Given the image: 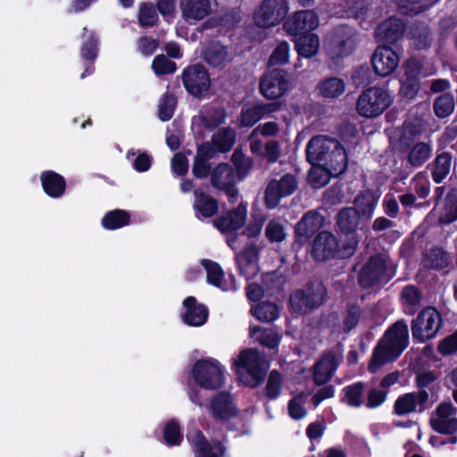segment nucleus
Instances as JSON below:
<instances>
[{
    "instance_id": "obj_1",
    "label": "nucleus",
    "mask_w": 457,
    "mask_h": 457,
    "mask_svg": "<svg viewBox=\"0 0 457 457\" xmlns=\"http://www.w3.org/2000/svg\"><path fill=\"white\" fill-rule=\"evenodd\" d=\"M306 156L312 165L322 166L334 176L343 173L346 169L344 147L337 140L324 135L313 137L308 142Z\"/></svg>"
},
{
    "instance_id": "obj_2",
    "label": "nucleus",
    "mask_w": 457,
    "mask_h": 457,
    "mask_svg": "<svg viewBox=\"0 0 457 457\" xmlns=\"http://www.w3.org/2000/svg\"><path fill=\"white\" fill-rule=\"evenodd\" d=\"M409 330L405 321H396L374 350L369 370L375 373L382 365L395 360L408 345Z\"/></svg>"
},
{
    "instance_id": "obj_3",
    "label": "nucleus",
    "mask_w": 457,
    "mask_h": 457,
    "mask_svg": "<svg viewBox=\"0 0 457 457\" xmlns=\"http://www.w3.org/2000/svg\"><path fill=\"white\" fill-rule=\"evenodd\" d=\"M232 366L239 379L251 387H255L262 382L268 370L264 356L253 348L243 350L234 359Z\"/></svg>"
},
{
    "instance_id": "obj_4",
    "label": "nucleus",
    "mask_w": 457,
    "mask_h": 457,
    "mask_svg": "<svg viewBox=\"0 0 457 457\" xmlns=\"http://www.w3.org/2000/svg\"><path fill=\"white\" fill-rule=\"evenodd\" d=\"M392 104L389 93L378 87L363 91L356 103L357 112L365 118H375L382 114Z\"/></svg>"
},
{
    "instance_id": "obj_5",
    "label": "nucleus",
    "mask_w": 457,
    "mask_h": 457,
    "mask_svg": "<svg viewBox=\"0 0 457 457\" xmlns=\"http://www.w3.org/2000/svg\"><path fill=\"white\" fill-rule=\"evenodd\" d=\"M225 367L212 359L198 361L193 369L195 382L206 389H218L225 381Z\"/></svg>"
},
{
    "instance_id": "obj_6",
    "label": "nucleus",
    "mask_w": 457,
    "mask_h": 457,
    "mask_svg": "<svg viewBox=\"0 0 457 457\" xmlns=\"http://www.w3.org/2000/svg\"><path fill=\"white\" fill-rule=\"evenodd\" d=\"M288 12L285 0H264L253 14L254 24L269 29L279 24Z\"/></svg>"
},
{
    "instance_id": "obj_7",
    "label": "nucleus",
    "mask_w": 457,
    "mask_h": 457,
    "mask_svg": "<svg viewBox=\"0 0 457 457\" xmlns=\"http://www.w3.org/2000/svg\"><path fill=\"white\" fill-rule=\"evenodd\" d=\"M298 187V182L292 174L286 173L270 179L266 189L264 201L269 209L276 208L280 200L293 195Z\"/></svg>"
},
{
    "instance_id": "obj_8",
    "label": "nucleus",
    "mask_w": 457,
    "mask_h": 457,
    "mask_svg": "<svg viewBox=\"0 0 457 457\" xmlns=\"http://www.w3.org/2000/svg\"><path fill=\"white\" fill-rule=\"evenodd\" d=\"M441 316L434 307L422 310L412 320L411 331L415 339L425 342L436 336L441 327Z\"/></svg>"
},
{
    "instance_id": "obj_9",
    "label": "nucleus",
    "mask_w": 457,
    "mask_h": 457,
    "mask_svg": "<svg viewBox=\"0 0 457 457\" xmlns=\"http://www.w3.org/2000/svg\"><path fill=\"white\" fill-rule=\"evenodd\" d=\"M432 428L441 434H453L457 431V408L451 402H443L430 417Z\"/></svg>"
},
{
    "instance_id": "obj_10",
    "label": "nucleus",
    "mask_w": 457,
    "mask_h": 457,
    "mask_svg": "<svg viewBox=\"0 0 457 457\" xmlns=\"http://www.w3.org/2000/svg\"><path fill=\"white\" fill-rule=\"evenodd\" d=\"M326 287H305L298 289L291 297L293 310L299 313H306L312 308L320 306L326 295Z\"/></svg>"
},
{
    "instance_id": "obj_11",
    "label": "nucleus",
    "mask_w": 457,
    "mask_h": 457,
    "mask_svg": "<svg viewBox=\"0 0 457 457\" xmlns=\"http://www.w3.org/2000/svg\"><path fill=\"white\" fill-rule=\"evenodd\" d=\"M391 277L392 272L386 270L385 259L381 255H375L362 268L359 280L361 286H371L387 283Z\"/></svg>"
},
{
    "instance_id": "obj_12",
    "label": "nucleus",
    "mask_w": 457,
    "mask_h": 457,
    "mask_svg": "<svg viewBox=\"0 0 457 457\" xmlns=\"http://www.w3.org/2000/svg\"><path fill=\"white\" fill-rule=\"evenodd\" d=\"M289 87V81L283 70L275 69L265 74L262 79L260 89L268 99H277L282 96Z\"/></svg>"
},
{
    "instance_id": "obj_13",
    "label": "nucleus",
    "mask_w": 457,
    "mask_h": 457,
    "mask_svg": "<svg viewBox=\"0 0 457 457\" xmlns=\"http://www.w3.org/2000/svg\"><path fill=\"white\" fill-rule=\"evenodd\" d=\"M237 174L228 163L219 164L211 174L212 185L226 192L231 202L236 201L238 191L235 187Z\"/></svg>"
},
{
    "instance_id": "obj_14",
    "label": "nucleus",
    "mask_w": 457,
    "mask_h": 457,
    "mask_svg": "<svg viewBox=\"0 0 457 457\" xmlns=\"http://www.w3.org/2000/svg\"><path fill=\"white\" fill-rule=\"evenodd\" d=\"M182 79L187 90L195 96L207 91L210 87L209 74L204 67L199 64L187 67L183 71Z\"/></svg>"
},
{
    "instance_id": "obj_15",
    "label": "nucleus",
    "mask_w": 457,
    "mask_h": 457,
    "mask_svg": "<svg viewBox=\"0 0 457 457\" xmlns=\"http://www.w3.org/2000/svg\"><path fill=\"white\" fill-rule=\"evenodd\" d=\"M339 253V244L336 236L328 231L319 233L312 245V255L322 262L336 258Z\"/></svg>"
},
{
    "instance_id": "obj_16",
    "label": "nucleus",
    "mask_w": 457,
    "mask_h": 457,
    "mask_svg": "<svg viewBox=\"0 0 457 457\" xmlns=\"http://www.w3.org/2000/svg\"><path fill=\"white\" fill-rule=\"evenodd\" d=\"M328 47L336 56H345L351 54L355 47L353 29L346 26L336 29Z\"/></svg>"
},
{
    "instance_id": "obj_17",
    "label": "nucleus",
    "mask_w": 457,
    "mask_h": 457,
    "mask_svg": "<svg viewBox=\"0 0 457 457\" xmlns=\"http://www.w3.org/2000/svg\"><path fill=\"white\" fill-rule=\"evenodd\" d=\"M318 15L311 10L295 12L285 23L284 29L290 35H297L304 31H311L319 26Z\"/></svg>"
},
{
    "instance_id": "obj_18",
    "label": "nucleus",
    "mask_w": 457,
    "mask_h": 457,
    "mask_svg": "<svg viewBox=\"0 0 457 457\" xmlns=\"http://www.w3.org/2000/svg\"><path fill=\"white\" fill-rule=\"evenodd\" d=\"M399 64L397 54L387 46H379L372 56V65L375 72L381 77H386L394 72Z\"/></svg>"
},
{
    "instance_id": "obj_19",
    "label": "nucleus",
    "mask_w": 457,
    "mask_h": 457,
    "mask_svg": "<svg viewBox=\"0 0 457 457\" xmlns=\"http://www.w3.org/2000/svg\"><path fill=\"white\" fill-rule=\"evenodd\" d=\"M428 400V394L425 390L404 394L395 401V412L398 416H403L415 411H423Z\"/></svg>"
},
{
    "instance_id": "obj_20",
    "label": "nucleus",
    "mask_w": 457,
    "mask_h": 457,
    "mask_svg": "<svg viewBox=\"0 0 457 457\" xmlns=\"http://www.w3.org/2000/svg\"><path fill=\"white\" fill-rule=\"evenodd\" d=\"M238 269L247 280L254 278L259 271V249L251 243L246 245L236 257Z\"/></svg>"
},
{
    "instance_id": "obj_21",
    "label": "nucleus",
    "mask_w": 457,
    "mask_h": 457,
    "mask_svg": "<svg viewBox=\"0 0 457 457\" xmlns=\"http://www.w3.org/2000/svg\"><path fill=\"white\" fill-rule=\"evenodd\" d=\"M323 223V217L315 211L306 212L296 223L295 233L300 244H305L318 231Z\"/></svg>"
},
{
    "instance_id": "obj_22",
    "label": "nucleus",
    "mask_w": 457,
    "mask_h": 457,
    "mask_svg": "<svg viewBox=\"0 0 457 457\" xmlns=\"http://www.w3.org/2000/svg\"><path fill=\"white\" fill-rule=\"evenodd\" d=\"M247 216L246 205L240 204L235 210L214 220V226L223 233L231 232L242 228Z\"/></svg>"
},
{
    "instance_id": "obj_23",
    "label": "nucleus",
    "mask_w": 457,
    "mask_h": 457,
    "mask_svg": "<svg viewBox=\"0 0 457 457\" xmlns=\"http://www.w3.org/2000/svg\"><path fill=\"white\" fill-rule=\"evenodd\" d=\"M182 16L186 21L195 23L211 13L210 0H181Z\"/></svg>"
},
{
    "instance_id": "obj_24",
    "label": "nucleus",
    "mask_w": 457,
    "mask_h": 457,
    "mask_svg": "<svg viewBox=\"0 0 457 457\" xmlns=\"http://www.w3.org/2000/svg\"><path fill=\"white\" fill-rule=\"evenodd\" d=\"M404 24L399 19L391 18L378 26L375 36L378 41L394 43L403 36Z\"/></svg>"
},
{
    "instance_id": "obj_25",
    "label": "nucleus",
    "mask_w": 457,
    "mask_h": 457,
    "mask_svg": "<svg viewBox=\"0 0 457 457\" xmlns=\"http://www.w3.org/2000/svg\"><path fill=\"white\" fill-rule=\"evenodd\" d=\"M209 410L214 418L220 420L229 419L237 413L231 396L227 393L216 395L209 405Z\"/></svg>"
},
{
    "instance_id": "obj_26",
    "label": "nucleus",
    "mask_w": 457,
    "mask_h": 457,
    "mask_svg": "<svg viewBox=\"0 0 457 457\" xmlns=\"http://www.w3.org/2000/svg\"><path fill=\"white\" fill-rule=\"evenodd\" d=\"M183 304L186 309L183 320L187 324L198 327L205 323L208 312L204 305L196 304L195 299L192 296L185 299Z\"/></svg>"
},
{
    "instance_id": "obj_27",
    "label": "nucleus",
    "mask_w": 457,
    "mask_h": 457,
    "mask_svg": "<svg viewBox=\"0 0 457 457\" xmlns=\"http://www.w3.org/2000/svg\"><path fill=\"white\" fill-rule=\"evenodd\" d=\"M337 367V360L334 353H325L314 367V381L318 385L327 383Z\"/></svg>"
},
{
    "instance_id": "obj_28",
    "label": "nucleus",
    "mask_w": 457,
    "mask_h": 457,
    "mask_svg": "<svg viewBox=\"0 0 457 457\" xmlns=\"http://www.w3.org/2000/svg\"><path fill=\"white\" fill-rule=\"evenodd\" d=\"M278 108L279 105L273 103L243 109L241 112V124L242 126L251 127L265 115L277 112Z\"/></svg>"
},
{
    "instance_id": "obj_29",
    "label": "nucleus",
    "mask_w": 457,
    "mask_h": 457,
    "mask_svg": "<svg viewBox=\"0 0 457 457\" xmlns=\"http://www.w3.org/2000/svg\"><path fill=\"white\" fill-rule=\"evenodd\" d=\"M195 450V457H219L223 454L220 443L209 444L200 431H195L191 437Z\"/></svg>"
},
{
    "instance_id": "obj_30",
    "label": "nucleus",
    "mask_w": 457,
    "mask_h": 457,
    "mask_svg": "<svg viewBox=\"0 0 457 457\" xmlns=\"http://www.w3.org/2000/svg\"><path fill=\"white\" fill-rule=\"evenodd\" d=\"M41 181L48 195L59 197L64 193L65 180L61 175L54 171H46L41 174Z\"/></svg>"
},
{
    "instance_id": "obj_31",
    "label": "nucleus",
    "mask_w": 457,
    "mask_h": 457,
    "mask_svg": "<svg viewBox=\"0 0 457 457\" xmlns=\"http://www.w3.org/2000/svg\"><path fill=\"white\" fill-rule=\"evenodd\" d=\"M194 209L204 218H210L218 212V202L201 190H195Z\"/></svg>"
},
{
    "instance_id": "obj_32",
    "label": "nucleus",
    "mask_w": 457,
    "mask_h": 457,
    "mask_svg": "<svg viewBox=\"0 0 457 457\" xmlns=\"http://www.w3.org/2000/svg\"><path fill=\"white\" fill-rule=\"evenodd\" d=\"M204 60L213 67H220L228 60V53L224 46L218 42L210 43L204 52Z\"/></svg>"
},
{
    "instance_id": "obj_33",
    "label": "nucleus",
    "mask_w": 457,
    "mask_h": 457,
    "mask_svg": "<svg viewBox=\"0 0 457 457\" xmlns=\"http://www.w3.org/2000/svg\"><path fill=\"white\" fill-rule=\"evenodd\" d=\"M295 49L301 56H314L320 49V38L315 34L302 36L295 41Z\"/></svg>"
},
{
    "instance_id": "obj_34",
    "label": "nucleus",
    "mask_w": 457,
    "mask_h": 457,
    "mask_svg": "<svg viewBox=\"0 0 457 457\" xmlns=\"http://www.w3.org/2000/svg\"><path fill=\"white\" fill-rule=\"evenodd\" d=\"M431 154L432 147L429 144L419 142L410 148L408 162L412 167H420L430 158Z\"/></svg>"
},
{
    "instance_id": "obj_35",
    "label": "nucleus",
    "mask_w": 457,
    "mask_h": 457,
    "mask_svg": "<svg viewBox=\"0 0 457 457\" xmlns=\"http://www.w3.org/2000/svg\"><path fill=\"white\" fill-rule=\"evenodd\" d=\"M360 217L354 208H344L338 213L337 225L344 233H352L359 226Z\"/></svg>"
},
{
    "instance_id": "obj_36",
    "label": "nucleus",
    "mask_w": 457,
    "mask_h": 457,
    "mask_svg": "<svg viewBox=\"0 0 457 457\" xmlns=\"http://www.w3.org/2000/svg\"><path fill=\"white\" fill-rule=\"evenodd\" d=\"M236 141V132L230 128L220 129L212 136V142L213 146L219 152H228L234 145Z\"/></svg>"
},
{
    "instance_id": "obj_37",
    "label": "nucleus",
    "mask_w": 457,
    "mask_h": 457,
    "mask_svg": "<svg viewBox=\"0 0 457 457\" xmlns=\"http://www.w3.org/2000/svg\"><path fill=\"white\" fill-rule=\"evenodd\" d=\"M345 82L338 78H329L319 84L320 93L326 98H337L345 92Z\"/></svg>"
},
{
    "instance_id": "obj_38",
    "label": "nucleus",
    "mask_w": 457,
    "mask_h": 457,
    "mask_svg": "<svg viewBox=\"0 0 457 457\" xmlns=\"http://www.w3.org/2000/svg\"><path fill=\"white\" fill-rule=\"evenodd\" d=\"M250 337L261 345L271 349L275 348L279 341L277 333L259 327H252L250 328Z\"/></svg>"
},
{
    "instance_id": "obj_39",
    "label": "nucleus",
    "mask_w": 457,
    "mask_h": 457,
    "mask_svg": "<svg viewBox=\"0 0 457 457\" xmlns=\"http://www.w3.org/2000/svg\"><path fill=\"white\" fill-rule=\"evenodd\" d=\"M378 200L370 193H366L356 197L354 201L355 210L358 214H361L366 218H370L377 206Z\"/></svg>"
},
{
    "instance_id": "obj_40",
    "label": "nucleus",
    "mask_w": 457,
    "mask_h": 457,
    "mask_svg": "<svg viewBox=\"0 0 457 457\" xmlns=\"http://www.w3.org/2000/svg\"><path fill=\"white\" fill-rule=\"evenodd\" d=\"M129 221V215L122 210H115L108 212L102 220L103 226L107 229L121 228Z\"/></svg>"
},
{
    "instance_id": "obj_41",
    "label": "nucleus",
    "mask_w": 457,
    "mask_h": 457,
    "mask_svg": "<svg viewBox=\"0 0 457 457\" xmlns=\"http://www.w3.org/2000/svg\"><path fill=\"white\" fill-rule=\"evenodd\" d=\"M251 312L259 320L270 322L278 316V309L276 304L269 302L262 303L252 308Z\"/></svg>"
},
{
    "instance_id": "obj_42",
    "label": "nucleus",
    "mask_w": 457,
    "mask_h": 457,
    "mask_svg": "<svg viewBox=\"0 0 457 457\" xmlns=\"http://www.w3.org/2000/svg\"><path fill=\"white\" fill-rule=\"evenodd\" d=\"M226 113L222 108H209L200 115L204 126L208 129H214L224 123Z\"/></svg>"
},
{
    "instance_id": "obj_43",
    "label": "nucleus",
    "mask_w": 457,
    "mask_h": 457,
    "mask_svg": "<svg viewBox=\"0 0 457 457\" xmlns=\"http://www.w3.org/2000/svg\"><path fill=\"white\" fill-rule=\"evenodd\" d=\"M454 107V98L451 94L441 95L434 103L435 113L439 118L448 117L453 113Z\"/></svg>"
},
{
    "instance_id": "obj_44",
    "label": "nucleus",
    "mask_w": 457,
    "mask_h": 457,
    "mask_svg": "<svg viewBox=\"0 0 457 457\" xmlns=\"http://www.w3.org/2000/svg\"><path fill=\"white\" fill-rule=\"evenodd\" d=\"M402 297L405 304V312L413 314L420 305L422 296L419 287H404Z\"/></svg>"
},
{
    "instance_id": "obj_45",
    "label": "nucleus",
    "mask_w": 457,
    "mask_h": 457,
    "mask_svg": "<svg viewBox=\"0 0 457 457\" xmlns=\"http://www.w3.org/2000/svg\"><path fill=\"white\" fill-rule=\"evenodd\" d=\"M202 264L206 270L207 280L210 284L212 286H221L226 283L224 271L218 263L204 260Z\"/></svg>"
},
{
    "instance_id": "obj_46",
    "label": "nucleus",
    "mask_w": 457,
    "mask_h": 457,
    "mask_svg": "<svg viewBox=\"0 0 457 457\" xmlns=\"http://www.w3.org/2000/svg\"><path fill=\"white\" fill-rule=\"evenodd\" d=\"M452 159L450 154H439L435 161V169L432 173L436 183H440L450 172Z\"/></svg>"
},
{
    "instance_id": "obj_47",
    "label": "nucleus",
    "mask_w": 457,
    "mask_h": 457,
    "mask_svg": "<svg viewBox=\"0 0 457 457\" xmlns=\"http://www.w3.org/2000/svg\"><path fill=\"white\" fill-rule=\"evenodd\" d=\"M361 310L357 305H350L342 315V329L348 333L353 329L360 321Z\"/></svg>"
},
{
    "instance_id": "obj_48",
    "label": "nucleus",
    "mask_w": 457,
    "mask_h": 457,
    "mask_svg": "<svg viewBox=\"0 0 457 457\" xmlns=\"http://www.w3.org/2000/svg\"><path fill=\"white\" fill-rule=\"evenodd\" d=\"M457 220V195L448 194L445 198V212L439 217L442 224H450Z\"/></svg>"
},
{
    "instance_id": "obj_49",
    "label": "nucleus",
    "mask_w": 457,
    "mask_h": 457,
    "mask_svg": "<svg viewBox=\"0 0 457 457\" xmlns=\"http://www.w3.org/2000/svg\"><path fill=\"white\" fill-rule=\"evenodd\" d=\"M158 21V14L151 4H142L138 12V22L142 27H153Z\"/></svg>"
},
{
    "instance_id": "obj_50",
    "label": "nucleus",
    "mask_w": 457,
    "mask_h": 457,
    "mask_svg": "<svg viewBox=\"0 0 457 457\" xmlns=\"http://www.w3.org/2000/svg\"><path fill=\"white\" fill-rule=\"evenodd\" d=\"M177 104V100L172 94L165 93L159 104L158 116L165 121L171 119Z\"/></svg>"
},
{
    "instance_id": "obj_51",
    "label": "nucleus",
    "mask_w": 457,
    "mask_h": 457,
    "mask_svg": "<svg viewBox=\"0 0 457 457\" xmlns=\"http://www.w3.org/2000/svg\"><path fill=\"white\" fill-rule=\"evenodd\" d=\"M265 236L271 242H282L286 239L287 233L282 223L276 220H271L266 226Z\"/></svg>"
},
{
    "instance_id": "obj_52",
    "label": "nucleus",
    "mask_w": 457,
    "mask_h": 457,
    "mask_svg": "<svg viewBox=\"0 0 457 457\" xmlns=\"http://www.w3.org/2000/svg\"><path fill=\"white\" fill-rule=\"evenodd\" d=\"M449 262V255L442 249H434L427 255V265L432 269H444Z\"/></svg>"
},
{
    "instance_id": "obj_53",
    "label": "nucleus",
    "mask_w": 457,
    "mask_h": 457,
    "mask_svg": "<svg viewBox=\"0 0 457 457\" xmlns=\"http://www.w3.org/2000/svg\"><path fill=\"white\" fill-rule=\"evenodd\" d=\"M329 176H333L324 167H313L308 175L309 182L315 188H320L328 183Z\"/></svg>"
},
{
    "instance_id": "obj_54",
    "label": "nucleus",
    "mask_w": 457,
    "mask_h": 457,
    "mask_svg": "<svg viewBox=\"0 0 457 457\" xmlns=\"http://www.w3.org/2000/svg\"><path fill=\"white\" fill-rule=\"evenodd\" d=\"M290 46L287 41L280 42L272 52L269 64L270 65H280L286 64L289 60Z\"/></svg>"
},
{
    "instance_id": "obj_55",
    "label": "nucleus",
    "mask_w": 457,
    "mask_h": 457,
    "mask_svg": "<svg viewBox=\"0 0 457 457\" xmlns=\"http://www.w3.org/2000/svg\"><path fill=\"white\" fill-rule=\"evenodd\" d=\"M307 395L300 394L291 399L288 403V412L291 418L300 420L303 418L307 411L303 407Z\"/></svg>"
},
{
    "instance_id": "obj_56",
    "label": "nucleus",
    "mask_w": 457,
    "mask_h": 457,
    "mask_svg": "<svg viewBox=\"0 0 457 457\" xmlns=\"http://www.w3.org/2000/svg\"><path fill=\"white\" fill-rule=\"evenodd\" d=\"M152 67L157 75L173 73L176 71V64L165 55H157L152 63Z\"/></svg>"
},
{
    "instance_id": "obj_57",
    "label": "nucleus",
    "mask_w": 457,
    "mask_h": 457,
    "mask_svg": "<svg viewBox=\"0 0 457 457\" xmlns=\"http://www.w3.org/2000/svg\"><path fill=\"white\" fill-rule=\"evenodd\" d=\"M363 386L361 383L354 384L353 386L345 388V401L346 403L354 407H359L362 403L361 394Z\"/></svg>"
},
{
    "instance_id": "obj_58",
    "label": "nucleus",
    "mask_w": 457,
    "mask_h": 457,
    "mask_svg": "<svg viewBox=\"0 0 457 457\" xmlns=\"http://www.w3.org/2000/svg\"><path fill=\"white\" fill-rule=\"evenodd\" d=\"M281 382L282 378L279 372L277 370H272L270 373L266 386V394L270 398L273 399L279 395L281 390Z\"/></svg>"
},
{
    "instance_id": "obj_59",
    "label": "nucleus",
    "mask_w": 457,
    "mask_h": 457,
    "mask_svg": "<svg viewBox=\"0 0 457 457\" xmlns=\"http://www.w3.org/2000/svg\"><path fill=\"white\" fill-rule=\"evenodd\" d=\"M164 439L170 445H178L181 440V435L177 423L170 421L164 430Z\"/></svg>"
},
{
    "instance_id": "obj_60",
    "label": "nucleus",
    "mask_w": 457,
    "mask_h": 457,
    "mask_svg": "<svg viewBox=\"0 0 457 457\" xmlns=\"http://www.w3.org/2000/svg\"><path fill=\"white\" fill-rule=\"evenodd\" d=\"M264 156L269 162H277L281 156L280 144L278 141H268L264 147Z\"/></svg>"
},
{
    "instance_id": "obj_61",
    "label": "nucleus",
    "mask_w": 457,
    "mask_h": 457,
    "mask_svg": "<svg viewBox=\"0 0 457 457\" xmlns=\"http://www.w3.org/2000/svg\"><path fill=\"white\" fill-rule=\"evenodd\" d=\"M399 8L404 14H417L423 11L420 0H398Z\"/></svg>"
},
{
    "instance_id": "obj_62",
    "label": "nucleus",
    "mask_w": 457,
    "mask_h": 457,
    "mask_svg": "<svg viewBox=\"0 0 457 457\" xmlns=\"http://www.w3.org/2000/svg\"><path fill=\"white\" fill-rule=\"evenodd\" d=\"M438 351L443 354H452L457 352V330L440 342Z\"/></svg>"
},
{
    "instance_id": "obj_63",
    "label": "nucleus",
    "mask_w": 457,
    "mask_h": 457,
    "mask_svg": "<svg viewBox=\"0 0 457 457\" xmlns=\"http://www.w3.org/2000/svg\"><path fill=\"white\" fill-rule=\"evenodd\" d=\"M264 219L262 217H253L243 233L249 238L256 237L261 234Z\"/></svg>"
},
{
    "instance_id": "obj_64",
    "label": "nucleus",
    "mask_w": 457,
    "mask_h": 457,
    "mask_svg": "<svg viewBox=\"0 0 457 457\" xmlns=\"http://www.w3.org/2000/svg\"><path fill=\"white\" fill-rule=\"evenodd\" d=\"M159 43L157 40L148 37H143L138 39V48L142 54L144 55H151L157 49Z\"/></svg>"
}]
</instances>
